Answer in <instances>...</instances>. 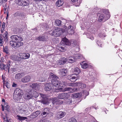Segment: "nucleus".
Returning <instances> with one entry per match:
<instances>
[{
    "label": "nucleus",
    "mask_w": 122,
    "mask_h": 122,
    "mask_svg": "<svg viewBox=\"0 0 122 122\" xmlns=\"http://www.w3.org/2000/svg\"><path fill=\"white\" fill-rule=\"evenodd\" d=\"M10 38L11 40L10 42V44L13 47L15 48H17L23 45V43L22 42H16L14 41V40L20 41H22L23 39L20 36L12 35L10 37Z\"/></svg>",
    "instance_id": "1"
},
{
    "label": "nucleus",
    "mask_w": 122,
    "mask_h": 122,
    "mask_svg": "<svg viewBox=\"0 0 122 122\" xmlns=\"http://www.w3.org/2000/svg\"><path fill=\"white\" fill-rule=\"evenodd\" d=\"M49 76L52 78L51 80V84L53 85V86L57 87H58L59 89H62L60 87H63V85H65L64 82L63 83V84H62L60 81L57 80V79L58 78V77L53 73H51L49 75Z\"/></svg>",
    "instance_id": "2"
},
{
    "label": "nucleus",
    "mask_w": 122,
    "mask_h": 122,
    "mask_svg": "<svg viewBox=\"0 0 122 122\" xmlns=\"http://www.w3.org/2000/svg\"><path fill=\"white\" fill-rule=\"evenodd\" d=\"M103 12H105V14L106 15L104 14H97V16L98 17V20L99 22L102 21L104 22L108 20L110 18V16L109 12L108 10H104Z\"/></svg>",
    "instance_id": "3"
},
{
    "label": "nucleus",
    "mask_w": 122,
    "mask_h": 122,
    "mask_svg": "<svg viewBox=\"0 0 122 122\" xmlns=\"http://www.w3.org/2000/svg\"><path fill=\"white\" fill-rule=\"evenodd\" d=\"M61 29L59 28H54L52 30L49 32V34L51 35L57 37L61 35Z\"/></svg>",
    "instance_id": "4"
},
{
    "label": "nucleus",
    "mask_w": 122,
    "mask_h": 122,
    "mask_svg": "<svg viewBox=\"0 0 122 122\" xmlns=\"http://www.w3.org/2000/svg\"><path fill=\"white\" fill-rule=\"evenodd\" d=\"M54 88V86L51 83H46L45 84V90L46 91H49Z\"/></svg>",
    "instance_id": "5"
},
{
    "label": "nucleus",
    "mask_w": 122,
    "mask_h": 122,
    "mask_svg": "<svg viewBox=\"0 0 122 122\" xmlns=\"http://www.w3.org/2000/svg\"><path fill=\"white\" fill-rule=\"evenodd\" d=\"M19 56L20 58L25 59L29 58L30 56V55L28 53H20L19 54Z\"/></svg>",
    "instance_id": "6"
},
{
    "label": "nucleus",
    "mask_w": 122,
    "mask_h": 122,
    "mask_svg": "<svg viewBox=\"0 0 122 122\" xmlns=\"http://www.w3.org/2000/svg\"><path fill=\"white\" fill-rule=\"evenodd\" d=\"M57 97L60 99H64L68 98L69 97V95L67 93H63L59 94Z\"/></svg>",
    "instance_id": "7"
},
{
    "label": "nucleus",
    "mask_w": 122,
    "mask_h": 122,
    "mask_svg": "<svg viewBox=\"0 0 122 122\" xmlns=\"http://www.w3.org/2000/svg\"><path fill=\"white\" fill-rule=\"evenodd\" d=\"M20 113L22 114L25 113L27 112L26 107L24 106H21L18 108Z\"/></svg>",
    "instance_id": "8"
},
{
    "label": "nucleus",
    "mask_w": 122,
    "mask_h": 122,
    "mask_svg": "<svg viewBox=\"0 0 122 122\" xmlns=\"http://www.w3.org/2000/svg\"><path fill=\"white\" fill-rule=\"evenodd\" d=\"M51 100L54 105L61 104L63 103L62 101L59 100L56 98H52Z\"/></svg>",
    "instance_id": "9"
},
{
    "label": "nucleus",
    "mask_w": 122,
    "mask_h": 122,
    "mask_svg": "<svg viewBox=\"0 0 122 122\" xmlns=\"http://www.w3.org/2000/svg\"><path fill=\"white\" fill-rule=\"evenodd\" d=\"M66 113L65 112L60 111L57 112L56 117L58 119H59L64 117L66 115Z\"/></svg>",
    "instance_id": "10"
},
{
    "label": "nucleus",
    "mask_w": 122,
    "mask_h": 122,
    "mask_svg": "<svg viewBox=\"0 0 122 122\" xmlns=\"http://www.w3.org/2000/svg\"><path fill=\"white\" fill-rule=\"evenodd\" d=\"M59 73L61 76H65L67 74L68 71L66 69H60L59 70Z\"/></svg>",
    "instance_id": "11"
},
{
    "label": "nucleus",
    "mask_w": 122,
    "mask_h": 122,
    "mask_svg": "<svg viewBox=\"0 0 122 122\" xmlns=\"http://www.w3.org/2000/svg\"><path fill=\"white\" fill-rule=\"evenodd\" d=\"M66 30L67 33L69 34L72 35L74 32L73 27L71 25H70L68 27Z\"/></svg>",
    "instance_id": "12"
},
{
    "label": "nucleus",
    "mask_w": 122,
    "mask_h": 122,
    "mask_svg": "<svg viewBox=\"0 0 122 122\" xmlns=\"http://www.w3.org/2000/svg\"><path fill=\"white\" fill-rule=\"evenodd\" d=\"M14 92L19 95V96H20L21 97H22L23 94V92L22 90L18 88H16Z\"/></svg>",
    "instance_id": "13"
},
{
    "label": "nucleus",
    "mask_w": 122,
    "mask_h": 122,
    "mask_svg": "<svg viewBox=\"0 0 122 122\" xmlns=\"http://www.w3.org/2000/svg\"><path fill=\"white\" fill-rule=\"evenodd\" d=\"M67 60V59L65 57L61 58L60 60L58 61L57 64L58 65L63 64L66 63Z\"/></svg>",
    "instance_id": "14"
},
{
    "label": "nucleus",
    "mask_w": 122,
    "mask_h": 122,
    "mask_svg": "<svg viewBox=\"0 0 122 122\" xmlns=\"http://www.w3.org/2000/svg\"><path fill=\"white\" fill-rule=\"evenodd\" d=\"M71 46L74 47H76L75 51H78L79 50V49L78 47V46L77 45L76 42V41L75 40H73L71 41Z\"/></svg>",
    "instance_id": "15"
},
{
    "label": "nucleus",
    "mask_w": 122,
    "mask_h": 122,
    "mask_svg": "<svg viewBox=\"0 0 122 122\" xmlns=\"http://www.w3.org/2000/svg\"><path fill=\"white\" fill-rule=\"evenodd\" d=\"M71 46L74 47H76L75 51H78L79 50V49L78 47V46L77 45L76 42V41L75 40H73L71 41Z\"/></svg>",
    "instance_id": "16"
},
{
    "label": "nucleus",
    "mask_w": 122,
    "mask_h": 122,
    "mask_svg": "<svg viewBox=\"0 0 122 122\" xmlns=\"http://www.w3.org/2000/svg\"><path fill=\"white\" fill-rule=\"evenodd\" d=\"M78 90V89L77 88L72 89L70 87H66L63 89L62 91L63 92L69 91L71 92H72Z\"/></svg>",
    "instance_id": "17"
},
{
    "label": "nucleus",
    "mask_w": 122,
    "mask_h": 122,
    "mask_svg": "<svg viewBox=\"0 0 122 122\" xmlns=\"http://www.w3.org/2000/svg\"><path fill=\"white\" fill-rule=\"evenodd\" d=\"M40 112L39 111H36L34 112L30 116V117L31 118H34L37 117L40 114Z\"/></svg>",
    "instance_id": "18"
},
{
    "label": "nucleus",
    "mask_w": 122,
    "mask_h": 122,
    "mask_svg": "<svg viewBox=\"0 0 122 122\" xmlns=\"http://www.w3.org/2000/svg\"><path fill=\"white\" fill-rule=\"evenodd\" d=\"M30 79L31 77L29 75H27L24 77L21 80L22 82L26 83L30 81Z\"/></svg>",
    "instance_id": "19"
},
{
    "label": "nucleus",
    "mask_w": 122,
    "mask_h": 122,
    "mask_svg": "<svg viewBox=\"0 0 122 122\" xmlns=\"http://www.w3.org/2000/svg\"><path fill=\"white\" fill-rule=\"evenodd\" d=\"M33 96L32 93L31 94L29 93H28L24 94L23 97L25 99H29L33 97Z\"/></svg>",
    "instance_id": "20"
},
{
    "label": "nucleus",
    "mask_w": 122,
    "mask_h": 122,
    "mask_svg": "<svg viewBox=\"0 0 122 122\" xmlns=\"http://www.w3.org/2000/svg\"><path fill=\"white\" fill-rule=\"evenodd\" d=\"M47 38L44 36H40L36 38V40H39L40 41H44L47 40Z\"/></svg>",
    "instance_id": "21"
},
{
    "label": "nucleus",
    "mask_w": 122,
    "mask_h": 122,
    "mask_svg": "<svg viewBox=\"0 0 122 122\" xmlns=\"http://www.w3.org/2000/svg\"><path fill=\"white\" fill-rule=\"evenodd\" d=\"M13 98L16 101H17L19 100L22 97L14 92L13 94Z\"/></svg>",
    "instance_id": "22"
},
{
    "label": "nucleus",
    "mask_w": 122,
    "mask_h": 122,
    "mask_svg": "<svg viewBox=\"0 0 122 122\" xmlns=\"http://www.w3.org/2000/svg\"><path fill=\"white\" fill-rule=\"evenodd\" d=\"M24 75V73H20L17 74L15 75V78L18 79H20L23 77Z\"/></svg>",
    "instance_id": "23"
},
{
    "label": "nucleus",
    "mask_w": 122,
    "mask_h": 122,
    "mask_svg": "<svg viewBox=\"0 0 122 122\" xmlns=\"http://www.w3.org/2000/svg\"><path fill=\"white\" fill-rule=\"evenodd\" d=\"M76 86H77L80 88H84L86 86L85 84L81 83H76Z\"/></svg>",
    "instance_id": "24"
},
{
    "label": "nucleus",
    "mask_w": 122,
    "mask_h": 122,
    "mask_svg": "<svg viewBox=\"0 0 122 122\" xmlns=\"http://www.w3.org/2000/svg\"><path fill=\"white\" fill-rule=\"evenodd\" d=\"M71 1L74 3V4L76 6H79L81 3L80 0H71Z\"/></svg>",
    "instance_id": "25"
},
{
    "label": "nucleus",
    "mask_w": 122,
    "mask_h": 122,
    "mask_svg": "<svg viewBox=\"0 0 122 122\" xmlns=\"http://www.w3.org/2000/svg\"><path fill=\"white\" fill-rule=\"evenodd\" d=\"M31 86L33 89L36 90L37 89L38 90L39 88V85L37 83L32 84Z\"/></svg>",
    "instance_id": "26"
},
{
    "label": "nucleus",
    "mask_w": 122,
    "mask_h": 122,
    "mask_svg": "<svg viewBox=\"0 0 122 122\" xmlns=\"http://www.w3.org/2000/svg\"><path fill=\"white\" fill-rule=\"evenodd\" d=\"M13 15L14 16L19 18L21 16H22L21 13L18 11L17 12L14 14Z\"/></svg>",
    "instance_id": "27"
},
{
    "label": "nucleus",
    "mask_w": 122,
    "mask_h": 122,
    "mask_svg": "<svg viewBox=\"0 0 122 122\" xmlns=\"http://www.w3.org/2000/svg\"><path fill=\"white\" fill-rule=\"evenodd\" d=\"M82 68L86 69L87 67V64L84 61L81 62L80 64Z\"/></svg>",
    "instance_id": "28"
},
{
    "label": "nucleus",
    "mask_w": 122,
    "mask_h": 122,
    "mask_svg": "<svg viewBox=\"0 0 122 122\" xmlns=\"http://www.w3.org/2000/svg\"><path fill=\"white\" fill-rule=\"evenodd\" d=\"M10 66V64L4 65L3 69L5 71H7L8 70V72H9V69Z\"/></svg>",
    "instance_id": "29"
},
{
    "label": "nucleus",
    "mask_w": 122,
    "mask_h": 122,
    "mask_svg": "<svg viewBox=\"0 0 122 122\" xmlns=\"http://www.w3.org/2000/svg\"><path fill=\"white\" fill-rule=\"evenodd\" d=\"M29 1L28 0H23L22 1L21 5L25 6L28 5Z\"/></svg>",
    "instance_id": "30"
},
{
    "label": "nucleus",
    "mask_w": 122,
    "mask_h": 122,
    "mask_svg": "<svg viewBox=\"0 0 122 122\" xmlns=\"http://www.w3.org/2000/svg\"><path fill=\"white\" fill-rule=\"evenodd\" d=\"M63 4V2L61 0H59L57 1L56 3V5L58 7L62 5Z\"/></svg>",
    "instance_id": "31"
},
{
    "label": "nucleus",
    "mask_w": 122,
    "mask_h": 122,
    "mask_svg": "<svg viewBox=\"0 0 122 122\" xmlns=\"http://www.w3.org/2000/svg\"><path fill=\"white\" fill-rule=\"evenodd\" d=\"M17 118L20 121H22L27 119L26 117H22L17 115Z\"/></svg>",
    "instance_id": "32"
},
{
    "label": "nucleus",
    "mask_w": 122,
    "mask_h": 122,
    "mask_svg": "<svg viewBox=\"0 0 122 122\" xmlns=\"http://www.w3.org/2000/svg\"><path fill=\"white\" fill-rule=\"evenodd\" d=\"M41 102L43 104H47L48 103V99L47 98L43 99L41 101Z\"/></svg>",
    "instance_id": "33"
},
{
    "label": "nucleus",
    "mask_w": 122,
    "mask_h": 122,
    "mask_svg": "<svg viewBox=\"0 0 122 122\" xmlns=\"http://www.w3.org/2000/svg\"><path fill=\"white\" fill-rule=\"evenodd\" d=\"M77 79V75L75 74H74V75H73L71 77V81L72 82L75 81Z\"/></svg>",
    "instance_id": "34"
},
{
    "label": "nucleus",
    "mask_w": 122,
    "mask_h": 122,
    "mask_svg": "<svg viewBox=\"0 0 122 122\" xmlns=\"http://www.w3.org/2000/svg\"><path fill=\"white\" fill-rule=\"evenodd\" d=\"M79 95L80 94L79 93H74L71 95V97L74 98H78Z\"/></svg>",
    "instance_id": "35"
},
{
    "label": "nucleus",
    "mask_w": 122,
    "mask_h": 122,
    "mask_svg": "<svg viewBox=\"0 0 122 122\" xmlns=\"http://www.w3.org/2000/svg\"><path fill=\"white\" fill-rule=\"evenodd\" d=\"M74 71L76 74H78L80 72V71L78 67H76L74 69Z\"/></svg>",
    "instance_id": "36"
},
{
    "label": "nucleus",
    "mask_w": 122,
    "mask_h": 122,
    "mask_svg": "<svg viewBox=\"0 0 122 122\" xmlns=\"http://www.w3.org/2000/svg\"><path fill=\"white\" fill-rule=\"evenodd\" d=\"M81 57V56L79 54H75L73 56V59H80Z\"/></svg>",
    "instance_id": "37"
},
{
    "label": "nucleus",
    "mask_w": 122,
    "mask_h": 122,
    "mask_svg": "<svg viewBox=\"0 0 122 122\" xmlns=\"http://www.w3.org/2000/svg\"><path fill=\"white\" fill-rule=\"evenodd\" d=\"M49 113V110L48 109L46 108L44 109V112L43 113V115H46Z\"/></svg>",
    "instance_id": "38"
},
{
    "label": "nucleus",
    "mask_w": 122,
    "mask_h": 122,
    "mask_svg": "<svg viewBox=\"0 0 122 122\" xmlns=\"http://www.w3.org/2000/svg\"><path fill=\"white\" fill-rule=\"evenodd\" d=\"M3 52L6 53L8 54L9 53V51L8 49V47L7 46H5V48L3 46Z\"/></svg>",
    "instance_id": "39"
},
{
    "label": "nucleus",
    "mask_w": 122,
    "mask_h": 122,
    "mask_svg": "<svg viewBox=\"0 0 122 122\" xmlns=\"http://www.w3.org/2000/svg\"><path fill=\"white\" fill-rule=\"evenodd\" d=\"M33 94V97H37L39 96V94L36 91H34L33 92V93H32Z\"/></svg>",
    "instance_id": "40"
},
{
    "label": "nucleus",
    "mask_w": 122,
    "mask_h": 122,
    "mask_svg": "<svg viewBox=\"0 0 122 122\" xmlns=\"http://www.w3.org/2000/svg\"><path fill=\"white\" fill-rule=\"evenodd\" d=\"M55 25H61V21L59 20H55Z\"/></svg>",
    "instance_id": "41"
},
{
    "label": "nucleus",
    "mask_w": 122,
    "mask_h": 122,
    "mask_svg": "<svg viewBox=\"0 0 122 122\" xmlns=\"http://www.w3.org/2000/svg\"><path fill=\"white\" fill-rule=\"evenodd\" d=\"M76 83H69L68 85L70 86L76 87Z\"/></svg>",
    "instance_id": "42"
},
{
    "label": "nucleus",
    "mask_w": 122,
    "mask_h": 122,
    "mask_svg": "<svg viewBox=\"0 0 122 122\" xmlns=\"http://www.w3.org/2000/svg\"><path fill=\"white\" fill-rule=\"evenodd\" d=\"M68 122H77V121L75 118L72 117L69 119Z\"/></svg>",
    "instance_id": "43"
},
{
    "label": "nucleus",
    "mask_w": 122,
    "mask_h": 122,
    "mask_svg": "<svg viewBox=\"0 0 122 122\" xmlns=\"http://www.w3.org/2000/svg\"><path fill=\"white\" fill-rule=\"evenodd\" d=\"M73 57H69L68 59V61L70 63H72L74 61V59H73Z\"/></svg>",
    "instance_id": "44"
},
{
    "label": "nucleus",
    "mask_w": 122,
    "mask_h": 122,
    "mask_svg": "<svg viewBox=\"0 0 122 122\" xmlns=\"http://www.w3.org/2000/svg\"><path fill=\"white\" fill-rule=\"evenodd\" d=\"M66 101V103L68 104H71L72 102V99H67Z\"/></svg>",
    "instance_id": "45"
},
{
    "label": "nucleus",
    "mask_w": 122,
    "mask_h": 122,
    "mask_svg": "<svg viewBox=\"0 0 122 122\" xmlns=\"http://www.w3.org/2000/svg\"><path fill=\"white\" fill-rule=\"evenodd\" d=\"M42 27L44 29L46 30L48 27V25L46 23L44 24Z\"/></svg>",
    "instance_id": "46"
},
{
    "label": "nucleus",
    "mask_w": 122,
    "mask_h": 122,
    "mask_svg": "<svg viewBox=\"0 0 122 122\" xmlns=\"http://www.w3.org/2000/svg\"><path fill=\"white\" fill-rule=\"evenodd\" d=\"M58 49L62 52H64L66 50L65 48L62 46L60 47Z\"/></svg>",
    "instance_id": "47"
},
{
    "label": "nucleus",
    "mask_w": 122,
    "mask_h": 122,
    "mask_svg": "<svg viewBox=\"0 0 122 122\" xmlns=\"http://www.w3.org/2000/svg\"><path fill=\"white\" fill-rule=\"evenodd\" d=\"M4 65L2 63L1 61L0 60V70H3Z\"/></svg>",
    "instance_id": "48"
},
{
    "label": "nucleus",
    "mask_w": 122,
    "mask_h": 122,
    "mask_svg": "<svg viewBox=\"0 0 122 122\" xmlns=\"http://www.w3.org/2000/svg\"><path fill=\"white\" fill-rule=\"evenodd\" d=\"M3 107H4L5 109L7 110H8L9 107V106L7 103H5Z\"/></svg>",
    "instance_id": "49"
},
{
    "label": "nucleus",
    "mask_w": 122,
    "mask_h": 122,
    "mask_svg": "<svg viewBox=\"0 0 122 122\" xmlns=\"http://www.w3.org/2000/svg\"><path fill=\"white\" fill-rule=\"evenodd\" d=\"M8 33L7 31H5V33L3 35V37L5 39L7 38Z\"/></svg>",
    "instance_id": "50"
},
{
    "label": "nucleus",
    "mask_w": 122,
    "mask_h": 122,
    "mask_svg": "<svg viewBox=\"0 0 122 122\" xmlns=\"http://www.w3.org/2000/svg\"><path fill=\"white\" fill-rule=\"evenodd\" d=\"M73 75H74V74H72L71 75H68L67 76L68 79L71 81V77Z\"/></svg>",
    "instance_id": "51"
},
{
    "label": "nucleus",
    "mask_w": 122,
    "mask_h": 122,
    "mask_svg": "<svg viewBox=\"0 0 122 122\" xmlns=\"http://www.w3.org/2000/svg\"><path fill=\"white\" fill-rule=\"evenodd\" d=\"M71 41H69V40H68L67 41L66 43H65V44L67 45L68 46H70L71 45Z\"/></svg>",
    "instance_id": "52"
},
{
    "label": "nucleus",
    "mask_w": 122,
    "mask_h": 122,
    "mask_svg": "<svg viewBox=\"0 0 122 122\" xmlns=\"http://www.w3.org/2000/svg\"><path fill=\"white\" fill-rule=\"evenodd\" d=\"M16 2L20 5H21L22 2L21 0H16Z\"/></svg>",
    "instance_id": "53"
},
{
    "label": "nucleus",
    "mask_w": 122,
    "mask_h": 122,
    "mask_svg": "<svg viewBox=\"0 0 122 122\" xmlns=\"http://www.w3.org/2000/svg\"><path fill=\"white\" fill-rule=\"evenodd\" d=\"M40 96L43 98V99L45 98L46 97V95L43 94H40Z\"/></svg>",
    "instance_id": "54"
},
{
    "label": "nucleus",
    "mask_w": 122,
    "mask_h": 122,
    "mask_svg": "<svg viewBox=\"0 0 122 122\" xmlns=\"http://www.w3.org/2000/svg\"><path fill=\"white\" fill-rule=\"evenodd\" d=\"M62 40L63 41L65 42V43L68 40L65 37L62 38Z\"/></svg>",
    "instance_id": "55"
},
{
    "label": "nucleus",
    "mask_w": 122,
    "mask_h": 122,
    "mask_svg": "<svg viewBox=\"0 0 122 122\" xmlns=\"http://www.w3.org/2000/svg\"><path fill=\"white\" fill-rule=\"evenodd\" d=\"M48 115L50 116L51 117L53 115V113L52 112H49V113L47 114Z\"/></svg>",
    "instance_id": "56"
},
{
    "label": "nucleus",
    "mask_w": 122,
    "mask_h": 122,
    "mask_svg": "<svg viewBox=\"0 0 122 122\" xmlns=\"http://www.w3.org/2000/svg\"><path fill=\"white\" fill-rule=\"evenodd\" d=\"M59 28L61 29L60 30H61V33H61V35L62 33H64L65 32V30L64 29H62L61 28Z\"/></svg>",
    "instance_id": "57"
},
{
    "label": "nucleus",
    "mask_w": 122,
    "mask_h": 122,
    "mask_svg": "<svg viewBox=\"0 0 122 122\" xmlns=\"http://www.w3.org/2000/svg\"><path fill=\"white\" fill-rule=\"evenodd\" d=\"M3 42V39L1 37L0 38V43Z\"/></svg>",
    "instance_id": "58"
},
{
    "label": "nucleus",
    "mask_w": 122,
    "mask_h": 122,
    "mask_svg": "<svg viewBox=\"0 0 122 122\" xmlns=\"http://www.w3.org/2000/svg\"><path fill=\"white\" fill-rule=\"evenodd\" d=\"M10 119L7 117V119L6 120V122H10Z\"/></svg>",
    "instance_id": "59"
},
{
    "label": "nucleus",
    "mask_w": 122,
    "mask_h": 122,
    "mask_svg": "<svg viewBox=\"0 0 122 122\" xmlns=\"http://www.w3.org/2000/svg\"><path fill=\"white\" fill-rule=\"evenodd\" d=\"M33 32L34 33H36L37 31V30L36 29H34L33 30Z\"/></svg>",
    "instance_id": "60"
},
{
    "label": "nucleus",
    "mask_w": 122,
    "mask_h": 122,
    "mask_svg": "<svg viewBox=\"0 0 122 122\" xmlns=\"http://www.w3.org/2000/svg\"><path fill=\"white\" fill-rule=\"evenodd\" d=\"M44 122H51V121L49 120L45 119L44 120Z\"/></svg>",
    "instance_id": "61"
},
{
    "label": "nucleus",
    "mask_w": 122,
    "mask_h": 122,
    "mask_svg": "<svg viewBox=\"0 0 122 122\" xmlns=\"http://www.w3.org/2000/svg\"><path fill=\"white\" fill-rule=\"evenodd\" d=\"M17 85V84L15 83H13V84L12 86L13 87H15Z\"/></svg>",
    "instance_id": "62"
},
{
    "label": "nucleus",
    "mask_w": 122,
    "mask_h": 122,
    "mask_svg": "<svg viewBox=\"0 0 122 122\" xmlns=\"http://www.w3.org/2000/svg\"><path fill=\"white\" fill-rule=\"evenodd\" d=\"M99 43V41H97V43L98 44V45L99 46H100L102 47V46H101L102 45L101 44H100V45L98 44Z\"/></svg>",
    "instance_id": "63"
},
{
    "label": "nucleus",
    "mask_w": 122,
    "mask_h": 122,
    "mask_svg": "<svg viewBox=\"0 0 122 122\" xmlns=\"http://www.w3.org/2000/svg\"><path fill=\"white\" fill-rule=\"evenodd\" d=\"M5 23L4 22H3L2 23V27H5Z\"/></svg>",
    "instance_id": "64"
}]
</instances>
